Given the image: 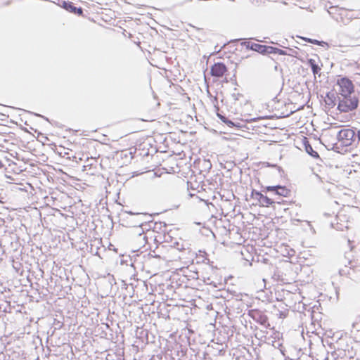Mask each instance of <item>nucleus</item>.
Segmentation results:
<instances>
[{
  "label": "nucleus",
  "instance_id": "obj_1",
  "mask_svg": "<svg viewBox=\"0 0 360 360\" xmlns=\"http://www.w3.org/2000/svg\"><path fill=\"white\" fill-rule=\"evenodd\" d=\"M359 105V99L355 96L344 95L338 97V110L342 112L354 110Z\"/></svg>",
  "mask_w": 360,
  "mask_h": 360
},
{
  "label": "nucleus",
  "instance_id": "obj_2",
  "mask_svg": "<svg viewBox=\"0 0 360 360\" xmlns=\"http://www.w3.org/2000/svg\"><path fill=\"white\" fill-rule=\"evenodd\" d=\"M337 139L342 145L350 146L355 139V132L352 129H341L337 134Z\"/></svg>",
  "mask_w": 360,
  "mask_h": 360
},
{
  "label": "nucleus",
  "instance_id": "obj_3",
  "mask_svg": "<svg viewBox=\"0 0 360 360\" xmlns=\"http://www.w3.org/2000/svg\"><path fill=\"white\" fill-rule=\"evenodd\" d=\"M339 86L338 92L341 96L350 95L354 92V85L350 79L347 77H342L338 80Z\"/></svg>",
  "mask_w": 360,
  "mask_h": 360
},
{
  "label": "nucleus",
  "instance_id": "obj_4",
  "mask_svg": "<svg viewBox=\"0 0 360 360\" xmlns=\"http://www.w3.org/2000/svg\"><path fill=\"white\" fill-rule=\"evenodd\" d=\"M252 318L258 323L264 326L266 328H269L270 324L269 323V319L267 316L260 310H252L250 312Z\"/></svg>",
  "mask_w": 360,
  "mask_h": 360
},
{
  "label": "nucleus",
  "instance_id": "obj_5",
  "mask_svg": "<svg viewBox=\"0 0 360 360\" xmlns=\"http://www.w3.org/2000/svg\"><path fill=\"white\" fill-rule=\"evenodd\" d=\"M262 192H273L276 195L287 197L288 196L290 191L285 186L276 185L263 187Z\"/></svg>",
  "mask_w": 360,
  "mask_h": 360
},
{
  "label": "nucleus",
  "instance_id": "obj_6",
  "mask_svg": "<svg viewBox=\"0 0 360 360\" xmlns=\"http://www.w3.org/2000/svg\"><path fill=\"white\" fill-rule=\"evenodd\" d=\"M226 345L223 343L215 342L212 341L211 344L208 345V352L214 356L224 355Z\"/></svg>",
  "mask_w": 360,
  "mask_h": 360
},
{
  "label": "nucleus",
  "instance_id": "obj_7",
  "mask_svg": "<svg viewBox=\"0 0 360 360\" xmlns=\"http://www.w3.org/2000/svg\"><path fill=\"white\" fill-rule=\"evenodd\" d=\"M226 72V66L221 62L215 63L210 69L211 75L214 77H221Z\"/></svg>",
  "mask_w": 360,
  "mask_h": 360
},
{
  "label": "nucleus",
  "instance_id": "obj_8",
  "mask_svg": "<svg viewBox=\"0 0 360 360\" xmlns=\"http://www.w3.org/2000/svg\"><path fill=\"white\" fill-rule=\"evenodd\" d=\"M241 40L242 41L240 43V45L242 46L245 47L248 50H252L261 54L262 53L263 45L251 42L249 41L248 39H243Z\"/></svg>",
  "mask_w": 360,
  "mask_h": 360
},
{
  "label": "nucleus",
  "instance_id": "obj_9",
  "mask_svg": "<svg viewBox=\"0 0 360 360\" xmlns=\"http://www.w3.org/2000/svg\"><path fill=\"white\" fill-rule=\"evenodd\" d=\"M172 355L175 356L179 360H183L186 355L187 348L181 345L176 344L172 350Z\"/></svg>",
  "mask_w": 360,
  "mask_h": 360
},
{
  "label": "nucleus",
  "instance_id": "obj_10",
  "mask_svg": "<svg viewBox=\"0 0 360 360\" xmlns=\"http://www.w3.org/2000/svg\"><path fill=\"white\" fill-rule=\"evenodd\" d=\"M63 8L66 11L74 14H77L78 15H82L83 14V9L81 7L75 6L74 4L69 1H63Z\"/></svg>",
  "mask_w": 360,
  "mask_h": 360
},
{
  "label": "nucleus",
  "instance_id": "obj_11",
  "mask_svg": "<svg viewBox=\"0 0 360 360\" xmlns=\"http://www.w3.org/2000/svg\"><path fill=\"white\" fill-rule=\"evenodd\" d=\"M217 115L222 122L225 123L229 127L240 128L242 127L240 122H233L227 118L225 115H221V113L217 112Z\"/></svg>",
  "mask_w": 360,
  "mask_h": 360
},
{
  "label": "nucleus",
  "instance_id": "obj_12",
  "mask_svg": "<svg viewBox=\"0 0 360 360\" xmlns=\"http://www.w3.org/2000/svg\"><path fill=\"white\" fill-rule=\"evenodd\" d=\"M338 96L333 91H330L326 94L325 103L329 108H333L336 105L337 98Z\"/></svg>",
  "mask_w": 360,
  "mask_h": 360
},
{
  "label": "nucleus",
  "instance_id": "obj_13",
  "mask_svg": "<svg viewBox=\"0 0 360 360\" xmlns=\"http://www.w3.org/2000/svg\"><path fill=\"white\" fill-rule=\"evenodd\" d=\"M345 258L348 259V266L353 269V271H360V255H358L355 259H349L347 256Z\"/></svg>",
  "mask_w": 360,
  "mask_h": 360
},
{
  "label": "nucleus",
  "instance_id": "obj_14",
  "mask_svg": "<svg viewBox=\"0 0 360 360\" xmlns=\"http://www.w3.org/2000/svg\"><path fill=\"white\" fill-rule=\"evenodd\" d=\"M131 216L135 218V221L134 226H141L143 223H146V221L143 218L146 217V214L143 213H134L132 212H129Z\"/></svg>",
  "mask_w": 360,
  "mask_h": 360
},
{
  "label": "nucleus",
  "instance_id": "obj_15",
  "mask_svg": "<svg viewBox=\"0 0 360 360\" xmlns=\"http://www.w3.org/2000/svg\"><path fill=\"white\" fill-rule=\"evenodd\" d=\"M303 144H304L306 152L309 155H311V157H313L314 158H319V153L313 149L312 146L309 143V141L306 138L304 140Z\"/></svg>",
  "mask_w": 360,
  "mask_h": 360
},
{
  "label": "nucleus",
  "instance_id": "obj_16",
  "mask_svg": "<svg viewBox=\"0 0 360 360\" xmlns=\"http://www.w3.org/2000/svg\"><path fill=\"white\" fill-rule=\"evenodd\" d=\"M356 272V271H353V269L349 268L347 264H345V267L339 270V274L340 276H346L351 279L355 278L354 274Z\"/></svg>",
  "mask_w": 360,
  "mask_h": 360
},
{
  "label": "nucleus",
  "instance_id": "obj_17",
  "mask_svg": "<svg viewBox=\"0 0 360 360\" xmlns=\"http://www.w3.org/2000/svg\"><path fill=\"white\" fill-rule=\"evenodd\" d=\"M307 64L311 69L312 73L316 76V75H321V67L316 63L315 60L312 58H309L307 60Z\"/></svg>",
  "mask_w": 360,
  "mask_h": 360
},
{
  "label": "nucleus",
  "instance_id": "obj_18",
  "mask_svg": "<svg viewBox=\"0 0 360 360\" xmlns=\"http://www.w3.org/2000/svg\"><path fill=\"white\" fill-rule=\"evenodd\" d=\"M340 8L337 6H330L329 9L327 11L328 14L335 20H338V15H342V13H340L341 11H339Z\"/></svg>",
  "mask_w": 360,
  "mask_h": 360
},
{
  "label": "nucleus",
  "instance_id": "obj_19",
  "mask_svg": "<svg viewBox=\"0 0 360 360\" xmlns=\"http://www.w3.org/2000/svg\"><path fill=\"white\" fill-rule=\"evenodd\" d=\"M273 203H274V201L272 199L269 198V197L263 194L260 200H259V204L263 207H269L270 205H272Z\"/></svg>",
  "mask_w": 360,
  "mask_h": 360
},
{
  "label": "nucleus",
  "instance_id": "obj_20",
  "mask_svg": "<svg viewBox=\"0 0 360 360\" xmlns=\"http://www.w3.org/2000/svg\"><path fill=\"white\" fill-rule=\"evenodd\" d=\"M263 51L262 53L263 55L267 54V53H274L275 47L271 46H266L263 45Z\"/></svg>",
  "mask_w": 360,
  "mask_h": 360
},
{
  "label": "nucleus",
  "instance_id": "obj_21",
  "mask_svg": "<svg viewBox=\"0 0 360 360\" xmlns=\"http://www.w3.org/2000/svg\"><path fill=\"white\" fill-rule=\"evenodd\" d=\"M188 245V244H184V243H180L179 242H176L174 244V247L179 250V251H186V250L188 249V247H186Z\"/></svg>",
  "mask_w": 360,
  "mask_h": 360
},
{
  "label": "nucleus",
  "instance_id": "obj_22",
  "mask_svg": "<svg viewBox=\"0 0 360 360\" xmlns=\"http://www.w3.org/2000/svg\"><path fill=\"white\" fill-rule=\"evenodd\" d=\"M262 195V193L259 191H257L256 190H252V193H251V198L257 201V202L259 203V200H260L261 197Z\"/></svg>",
  "mask_w": 360,
  "mask_h": 360
},
{
  "label": "nucleus",
  "instance_id": "obj_23",
  "mask_svg": "<svg viewBox=\"0 0 360 360\" xmlns=\"http://www.w3.org/2000/svg\"><path fill=\"white\" fill-rule=\"evenodd\" d=\"M274 54H278L281 56H290V53H287L285 51L280 49L278 48L275 47V51Z\"/></svg>",
  "mask_w": 360,
  "mask_h": 360
},
{
  "label": "nucleus",
  "instance_id": "obj_24",
  "mask_svg": "<svg viewBox=\"0 0 360 360\" xmlns=\"http://www.w3.org/2000/svg\"><path fill=\"white\" fill-rule=\"evenodd\" d=\"M310 43L312 44L319 45V46H323V44H326L323 41H319L317 39H312V41H310Z\"/></svg>",
  "mask_w": 360,
  "mask_h": 360
},
{
  "label": "nucleus",
  "instance_id": "obj_25",
  "mask_svg": "<svg viewBox=\"0 0 360 360\" xmlns=\"http://www.w3.org/2000/svg\"><path fill=\"white\" fill-rule=\"evenodd\" d=\"M242 96H243V95L241 94H239V93H233L231 94V97L235 101H238L239 99V98L242 97Z\"/></svg>",
  "mask_w": 360,
  "mask_h": 360
},
{
  "label": "nucleus",
  "instance_id": "obj_26",
  "mask_svg": "<svg viewBox=\"0 0 360 360\" xmlns=\"http://www.w3.org/2000/svg\"><path fill=\"white\" fill-rule=\"evenodd\" d=\"M305 41L310 43V41H312V39L303 37L302 38Z\"/></svg>",
  "mask_w": 360,
  "mask_h": 360
},
{
  "label": "nucleus",
  "instance_id": "obj_27",
  "mask_svg": "<svg viewBox=\"0 0 360 360\" xmlns=\"http://www.w3.org/2000/svg\"><path fill=\"white\" fill-rule=\"evenodd\" d=\"M357 139H358V141H360V130H359L357 131Z\"/></svg>",
  "mask_w": 360,
  "mask_h": 360
},
{
  "label": "nucleus",
  "instance_id": "obj_28",
  "mask_svg": "<svg viewBox=\"0 0 360 360\" xmlns=\"http://www.w3.org/2000/svg\"><path fill=\"white\" fill-rule=\"evenodd\" d=\"M195 276H196V278H198V272H194V275L193 276V278H195Z\"/></svg>",
  "mask_w": 360,
  "mask_h": 360
},
{
  "label": "nucleus",
  "instance_id": "obj_29",
  "mask_svg": "<svg viewBox=\"0 0 360 360\" xmlns=\"http://www.w3.org/2000/svg\"><path fill=\"white\" fill-rule=\"evenodd\" d=\"M37 116H39L41 117H43L44 119H46V120H49L47 118L44 117L43 115H39V114H35Z\"/></svg>",
  "mask_w": 360,
  "mask_h": 360
},
{
  "label": "nucleus",
  "instance_id": "obj_30",
  "mask_svg": "<svg viewBox=\"0 0 360 360\" xmlns=\"http://www.w3.org/2000/svg\"><path fill=\"white\" fill-rule=\"evenodd\" d=\"M356 18V16H354V15H351L349 16V18H350V19Z\"/></svg>",
  "mask_w": 360,
  "mask_h": 360
},
{
  "label": "nucleus",
  "instance_id": "obj_31",
  "mask_svg": "<svg viewBox=\"0 0 360 360\" xmlns=\"http://www.w3.org/2000/svg\"><path fill=\"white\" fill-rule=\"evenodd\" d=\"M4 167L2 162L0 160V169Z\"/></svg>",
  "mask_w": 360,
  "mask_h": 360
}]
</instances>
